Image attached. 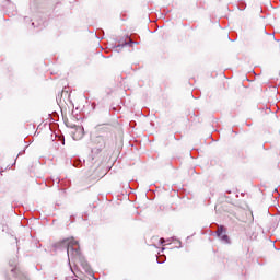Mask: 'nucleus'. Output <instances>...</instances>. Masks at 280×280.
<instances>
[{
	"instance_id": "1",
	"label": "nucleus",
	"mask_w": 280,
	"mask_h": 280,
	"mask_svg": "<svg viewBox=\"0 0 280 280\" xmlns=\"http://www.w3.org/2000/svg\"><path fill=\"white\" fill-rule=\"evenodd\" d=\"M63 244L68 245V257L80 256V245L78 244V241H75L74 238H68L63 241Z\"/></svg>"
},
{
	"instance_id": "2",
	"label": "nucleus",
	"mask_w": 280,
	"mask_h": 280,
	"mask_svg": "<svg viewBox=\"0 0 280 280\" xmlns=\"http://www.w3.org/2000/svg\"><path fill=\"white\" fill-rule=\"evenodd\" d=\"M224 233H226V228H224V225H219L217 230L218 237H220L221 242H224V244H231V240L229 238V235Z\"/></svg>"
},
{
	"instance_id": "3",
	"label": "nucleus",
	"mask_w": 280,
	"mask_h": 280,
	"mask_svg": "<svg viewBox=\"0 0 280 280\" xmlns=\"http://www.w3.org/2000/svg\"><path fill=\"white\" fill-rule=\"evenodd\" d=\"M160 244H165V238H160Z\"/></svg>"
}]
</instances>
